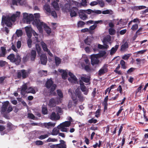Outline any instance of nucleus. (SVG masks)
<instances>
[{
  "label": "nucleus",
  "mask_w": 148,
  "mask_h": 148,
  "mask_svg": "<svg viewBox=\"0 0 148 148\" xmlns=\"http://www.w3.org/2000/svg\"><path fill=\"white\" fill-rule=\"evenodd\" d=\"M20 15V12H17L16 13L13 14L10 17H3L2 23H3L8 27H11L12 25V22L16 21V19L17 17H19Z\"/></svg>",
  "instance_id": "f257e3e1"
},
{
  "label": "nucleus",
  "mask_w": 148,
  "mask_h": 148,
  "mask_svg": "<svg viewBox=\"0 0 148 148\" xmlns=\"http://www.w3.org/2000/svg\"><path fill=\"white\" fill-rule=\"evenodd\" d=\"M7 58L11 62L14 63L16 65L19 64L21 62V58L19 54H17L15 56L14 54H10Z\"/></svg>",
  "instance_id": "f03ea898"
},
{
  "label": "nucleus",
  "mask_w": 148,
  "mask_h": 148,
  "mask_svg": "<svg viewBox=\"0 0 148 148\" xmlns=\"http://www.w3.org/2000/svg\"><path fill=\"white\" fill-rule=\"evenodd\" d=\"M62 102V99L58 97L52 98L50 99L48 105L51 107H54L56 105L61 103Z\"/></svg>",
  "instance_id": "7ed1b4c3"
},
{
  "label": "nucleus",
  "mask_w": 148,
  "mask_h": 148,
  "mask_svg": "<svg viewBox=\"0 0 148 148\" xmlns=\"http://www.w3.org/2000/svg\"><path fill=\"white\" fill-rule=\"evenodd\" d=\"M73 121H65L58 125L57 126V128L62 132H67V129L65 127H69L70 125L71 122Z\"/></svg>",
  "instance_id": "20e7f679"
},
{
  "label": "nucleus",
  "mask_w": 148,
  "mask_h": 148,
  "mask_svg": "<svg viewBox=\"0 0 148 148\" xmlns=\"http://www.w3.org/2000/svg\"><path fill=\"white\" fill-rule=\"evenodd\" d=\"M33 24L36 25L40 32L42 31V27L44 28V25L46 24L43 22H40L39 19H34L33 22Z\"/></svg>",
  "instance_id": "39448f33"
},
{
  "label": "nucleus",
  "mask_w": 148,
  "mask_h": 148,
  "mask_svg": "<svg viewBox=\"0 0 148 148\" xmlns=\"http://www.w3.org/2000/svg\"><path fill=\"white\" fill-rule=\"evenodd\" d=\"M23 18L24 21H26L27 24H29L30 22L34 19V16L32 14H29L26 13H23Z\"/></svg>",
  "instance_id": "423d86ee"
},
{
  "label": "nucleus",
  "mask_w": 148,
  "mask_h": 148,
  "mask_svg": "<svg viewBox=\"0 0 148 148\" xmlns=\"http://www.w3.org/2000/svg\"><path fill=\"white\" fill-rule=\"evenodd\" d=\"M99 58L97 54H93L90 56L91 64L92 66L98 64L99 62L98 59Z\"/></svg>",
  "instance_id": "0eeeda50"
},
{
  "label": "nucleus",
  "mask_w": 148,
  "mask_h": 148,
  "mask_svg": "<svg viewBox=\"0 0 148 148\" xmlns=\"http://www.w3.org/2000/svg\"><path fill=\"white\" fill-rule=\"evenodd\" d=\"M28 73H29L26 72L25 70L22 69L18 72L17 77L19 79L21 78L22 77L23 79H24L28 77Z\"/></svg>",
  "instance_id": "6e6552de"
},
{
  "label": "nucleus",
  "mask_w": 148,
  "mask_h": 148,
  "mask_svg": "<svg viewBox=\"0 0 148 148\" xmlns=\"http://www.w3.org/2000/svg\"><path fill=\"white\" fill-rule=\"evenodd\" d=\"M108 65L104 64L102 67L98 71V75L101 76L102 75L106 73L108 71Z\"/></svg>",
  "instance_id": "1a4fd4ad"
},
{
  "label": "nucleus",
  "mask_w": 148,
  "mask_h": 148,
  "mask_svg": "<svg viewBox=\"0 0 148 148\" xmlns=\"http://www.w3.org/2000/svg\"><path fill=\"white\" fill-rule=\"evenodd\" d=\"M83 11V10H80L78 12V14L80 18L82 20L85 21L88 18V15L85 14L84 12Z\"/></svg>",
  "instance_id": "9d476101"
},
{
  "label": "nucleus",
  "mask_w": 148,
  "mask_h": 148,
  "mask_svg": "<svg viewBox=\"0 0 148 148\" xmlns=\"http://www.w3.org/2000/svg\"><path fill=\"white\" fill-rule=\"evenodd\" d=\"M83 76H82L80 77L81 80L86 83H88L89 84H90L91 78L90 76H87L86 75H83Z\"/></svg>",
  "instance_id": "9b49d317"
},
{
  "label": "nucleus",
  "mask_w": 148,
  "mask_h": 148,
  "mask_svg": "<svg viewBox=\"0 0 148 148\" xmlns=\"http://www.w3.org/2000/svg\"><path fill=\"white\" fill-rule=\"evenodd\" d=\"M60 116L59 113H57L56 114L55 112H53L51 114L50 118L52 120H58L60 119Z\"/></svg>",
  "instance_id": "f8f14e48"
},
{
  "label": "nucleus",
  "mask_w": 148,
  "mask_h": 148,
  "mask_svg": "<svg viewBox=\"0 0 148 148\" xmlns=\"http://www.w3.org/2000/svg\"><path fill=\"white\" fill-rule=\"evenodd\" d=\"M27 86L26 84H24L22 86L21 88V94L23 96H25L26 94L27 93Z\"/></svg>",
  "instance_id": "ddd939ff"
},
{
  "label": "nucleus",
  "mask_w": 148,
  "mask_h": 148,
  "mask_svg": "<svg viewBox=\"0 0 148 148\" xmlns=\"http://www.w3.org/2000/svg\"><path fill=\"white\" fill-rule=\"evenodd\" d=\"M70 16L71 17L75 16H77V13L78 12V9L76 7H73L70 11Z\"/></svg>",
  "instance_id": "4468645a"
},
{
  "label": "nucleus",
  "mask_w": 148,
  "mask_h": 148,
  "mask_svg": "<svg viewBox=\"0 0 148 148\" xmlns=\"http://www.w3.org/2000/svg\"><path fill=\"white\" fill-rule=\"evenodd\" d=\"M129 45L127 42H125L121 47L120 51L122 52H125L127 51Z\"/></svg>",
  "instance_id": "2eb2a0df"
},
{
  "label": "nucleus",
  "mask_w": 148,
  "mask_h": 148,
  "mask_svg": "<svg viewBox=\"0 0 148 148\" xmlns=\"http://www.w3.org/2000/svg\"><path fill=\"white\" fill-rule=\"evenodd\" d=\"M9 104V102L6 101L3 103L1 108V113L3 114L7 110V108Z\"/></svg>",
  "instance_id": "dca6fc26"
},
{
  "label": "nucleus",
  "mask_w": 148,
  "mask_h": 148,
  "mask_svg": "<svg viewBox=\"0 0 148 148\" xmlns=\"http://www.w3.org/2000/svg\"><path fill=\"white\" fill-rule=\"evenodd\" d=\"M76 95L79 99L80 101H83L84 100V98L83 95L82 94V92L79 90L76 89L75 90Z\"/></svg>",
  "instance_id": "f3484780"
},
{
  "label": "nucleus",
  "mask_w": 148,
  "mask_h": 148,
  "mask_svg": "<svg viewBox=\"0 0 148 148\" xmlns=\"http://www.w3.org/2000/svg\"><path fill=\"white\" fill-rule=\"evenodd\" d=\"M41 62L42 64L46 65L47 64V59L45 55H42L40 56Z\"/></svg>",
  "instance_id": "a211bd4d"
},
{
  "label": "nucleus",
  "mask_w": 148,
  "mask_h": 148,
  "mask_svg": "<svg viewBox=\"0 0 148 148\" xmlns=\"http://www.w3.org/2000/svg\"><path fill=\"white\" fill-rule=\"evenodd\" d=\"M53 84V82L51 79H50L47 81L45 84V86L47 88L49 89L51 88L52 86L54 85Z\"/></svg>",
  "instance_id": "6ab92c4d"
},
{
  "label": "nucleus",
  "mask_w": 148,
  "mask_h": 148,
  "mask_svg": "<svg viewBox=\"0 0 148 148\" xmlns=\"http://www.w3.org/2000/svg\"><path fill=\"white\" fill-rule=\"evenodd\" d=\"M7 127H8V132L11 130H13L15 129L16 127L13 125L11 123L8 122L7 125Z\"/></svg>",
  "instance_id": "aec40b11"
},
{
  "label": "nucleus",
  "mask_w": 148,
  "mask_h": 148,
  "mask_svg": "<svg viewBox=\"0 0 148 148\" xmlns=\"http://www.w3.org/2000/svg\"><path fill=\"white\" fill-rule=\"evenodd\" d=\"M119 46V45H116L114 47H112L110 50V54L111 55L114 54L117 51Z\"/></svg>",
  "instance_id": "412c9836"
},
{
  "label": "nucleus",
  "mask_w": 148,
  "mask_h": 148,
  "mask_svg": "<svg viewBox=\"0 0 148 148\" xmlns=\"http://www.w3.org/2000/svg\"><path fill=\"white\" fill-rule=\"evenodd\" d=\"M36 52L35 50H32L30 54V58L32 61H34L35 60L36 56Z\"/></svg>",
  "instance_id": "4be33fe9"
},
{
  "label": "nucleus",
  "mask_w": 148,
  "mask_h": 148,
  "mask_svg": "<svg viewBox=\"0 0 148 148\" xmlns=\"http://www.w3.org/2000/svg\"><path fill=\"white\" fill-rule=\"evenodd\" d=\"M56 87V85L54 84L52 86L50 89V93L53 96H56V93L55 92H53L55 90Z\"/></svg>",
  "instance_id": "5701e85b"
},
{
  "label": "nucleus",
  "mask_w": 148,
  "mask_h": 148,
  "mask_svg": "<svg viewBox=\"0 0 148 148\" xmlns=\"http://www.w3.org/2000/svg\"><path fill=\"white\" fill-rule=\"evenodd\" d=\"M68 80L71 83H75L77 80V79L75 76L74 75L73 76L68 78Z\"/></svg>",
  "instance_id": "b1692460"
},
{
  "label": "nucleus",
  "mask_w": 148,
  "mask_h": 148,
  "mask_svg": "<svg viewBox=\"0 0 148 148\" xmlns=\"http://www.w3.org/2000/svg\"><path fill=\"white\" fill-rule=\"evenodd\" d=\"M80 87L81 90L84 92V94L86 95H87L88 92V89L87 90L86 88L85 85H83Z\"/></svg>",
  "instance_id": "393cba45"
},
{
  "label": "nucleus",
  "mask_w": 148,
  "mask_h": 148,
  "mask_svg": "<svg viewBox=\"0 0 148 148\" xmlns=\"http://www.w3.org/2000/svg\"><path fill=\"white\" fill-rule=\"evenodd\" d=\"M49 146L51 148H65L60 144L51 145Z\"/></svg>",
  "instance_id": "a878e982"
},
{
  "label": "nucleus",
  "mask_w": 148,
  "mask_h": 148,
  "mask_svg": "<svg viewBox=\"0 0 148 148\" xmlns=\"http://www.w3.org/2000/svg\"><path fill=\"white\" fill-rule=\"evenodd\" d=\"M55 124L52 123L51 122H49L48 123H43V126H44L45 127H53L55 126Z\"/></svg>",
  "instance_id": "bb28decb"
},
{
  "label": "nucleus",
  "mask_w": 148,
  "mask_h": 148,
  "mask_svg": "<svg viewBox=\"0 0 148 148\" xmlns=\"http://www.w3.org/2000/svg\"><path fill=\"white\" fill-rule=\"evenodd\" d=\"M52 5L56 10H59V8L57 2L54 1L52 3Z\"/></svg>",
  "instance_id": "cd10ccee"
},
{
  "label": "nucleus",
  "mask_w": 148,
  "mask_h": 148,
  "mask_svg": "<svg viewBox=\"0 0 148 148\" xmlns=\"http://www.w3.org/2000/svg\"><path fill=\"white\" fill-rule=\"evenodd\" d=\"M44 8L46 11L50 13L51 12V10L49 5L46 4L44 5Z\"/></svg>",
  "instance_id": "c85d7f7f"
},
{
  "label": "nucleus",
  "mask_w": 148,
  "mask_h": 148,
  "mask_svg": "<svg viewBox=\"0 0 148 148\" xmlns=\"http://www.w3.org/2000/svg\"><path fill=\"white\" fill-rule=\"evenodd\" d=\"M44 26V29L46 31V32L47 34H50L51 32V29L47 25V24H45Z\"/></svg>",
  "instance_id": "c756f323"
},
{
  "label": "nucleus",
  "mask_w": 148,
  "mask_h": 148,
  "mask_svg": "<svg viewBox=\"0 0 148 148\" xmlns=\"http://www.w3.org/2000/svg\"><path fill=\"white\" fill-rule=\"evenodd\" d=\"M35 90L32 87H30L27 88V93H31L34 94L36 93Z\"/></svg>",
  "instance_id": "7c9ffc66"
},
{
  "label": "nucleus",
  "mask_w": 148,
  "mask_h": 148,
  "mask_svg": "<svg viewBox=\"0 0 148 148\" xmlns=\"http://www.w3.org/2000/svg\"><path fill=\"white\" fill-rule=\"evenodd\" d=\"M41 45L44 51H48V49L47 48V46L44 42H41Z\"/></svg>",
  "instance_id": "2f4dec72"
},
{
  "label": "nucleus",
  "mask_w": 148,
  "mask_h": 148,
  "mask_svg": "<svg viewBox=\"0 0 148 148\" xmlns=\"http://www.w3.org/2000/svg\"><path fill=\"white\" fill-rule=\"evenodd\" d=\"M111 40V36L108 35L103 38V42L105 43L106 42H110Z\"/></svg>",
  "instance_id": "473e14b6"
},
{
  "label": "nucleus",
  "mask_w": 148,
  "mask_h": 148,
  "mask_svg": "<svg viewBox=\"0 0 148 148\" xmlns=\"http://www.w3.org/2000/svg\"><path fill=\"white\" fill-rule=\"evenodd\" d=\"M86 24L84 22L82 21H79L77 23V26L78 27H82L84 25Z\"/></svg>",
  "instance_id": "72a5a7b5"
},
{
  "label": "nucleus",
  "mask_w": 148,
  "mask_h": 148,
  "mask_svg": "<svg viewBox=\"0 0 148 148\" xmlns=\"http://www.w3.org/2000/svg\"><path fill=\"white\" fill-rule=\"evenodd\" d=\"M55 62L56 66H58L61 63V59L58 57H56L55 58Z\"/></svg>",
  "instance_id": "f704fd0d"
},
{
  "label": "nucleus",
  "mask_w": 148,
  "mask_h": 148,
  "mask_svg": "<svg viewBox=\"0 0 148 148\" xmlns=\"http://www.w3.org/2000/svg\"><path fill=\"white\" fill-rule=\"evenodd\" d=\"M60 131L57 129L54 128L52 130L51 134L53 135H56L59 134Z\"/></svg>",
  "instance_id": "c9c22d12"
},
{
  "label": "nucleus",
  "mask_w": 148,
  "mask_h": 148,
  "mask_svg": "<svg viewBox=\"0 0 148 148\" xmlns=\"http://www.w3.org/2000/svg\"><path fill=\"white\" fill-rule=\"evenodd\" d=\"M16 34L17 36L18 37L21 36L23 35L22 30L21 29L17 30Z\"/></svg>",
  "instance_id": "e433bc0d"
},
{
  "label": "nucleus",
  "mask_w": 148,
  "mask_h": 148,
  "mask_svg": "<svg viewBox=\"0 0 148 148\" xmlns=\"http://www.w3.org/2000/svg\"><path fill=\"white\" fill-rule=\"evenodd\" d=\"M1 53L4 57L7 53L6 51V48L3 47H1Z\"/></svg>",
  "instance_id": "4c0bfd02"
},
{
  "label": "nucleus",
  "mask_w": 148,
  "mask_h": 148,
  "mask_svg": "<svg viewBox=\"0 0 148 148\" xmlns=\"http://www.w3.org/2000/svg\"><path fill=\"white\" fill-rule=\"evenodd\" d=\"M57 92L58 96L59 97L58 98L62 99V98L63 97V94L61 90L60 89L57 90Z\"/></svg>",
  "instance_id": "58836bf2"
},
{
  "label": "nucleus",
  "mask_w": 148,
  "mask_h": 148,
  "mask_svg": "<svg viewBox=\"0 0 148 148\" xmlns=\"http://www.w3.org/2000/svg\"><path fill=\"white\" fill-rule=\"evenodd\" d=\"M109 33L111 35H114L116 33V30L112 28H110L108 30Z\"/></svg>",
  "instance_id": "ea45409f"
},
{
  "label": "nucleus",
  "mask_w": 148,
  "mask_h": 148,
  "mask_svg": "<svg viewBox=\"0 0 148 148\" xmlns=\"http://www.w3.org/2000/svg\"><path fill=\"white\" fill-rule=\"evenodd\" d=\"M48 110L47 107L45 106L42 108V112L43 114H47Z\"/></svg>",
  "instance_id": "a19ab883"
},
{
  "label": "nucleus",
  "mask_w": 148,
  "mask_h": 148,
  "mask_svg": "<svg viewBox=\"0 0 148 148\" xmlns=\"http://www.w3.org/2000/svg\"><path fill=\"white\" fill-rule=\"evenodd\" d=\"M106 53L105 51H100L99 54H97L98 55V57H103Z\"/></svg>",
  "instance_id": "79ce46f5"
},
{
  "label": "nucleus",
  "mask_w": 148,
  "mask_h": 148,
  "mask_svg": "<svg viewBox=\"0 0 148 148\" xmlns=\"http://www.w3.org/2000/svg\"><path fill=\"white\" fill-rule=\"evenodd\" d=\"M84 42L87 45H90L91 41L90 39L89 40L88 37L84 40Z\"/></svg>",
  "instance_id": "37998d69"
},
{
  "label": "nucleus",
  "mask_w": 148,
  "mask_h": 148,
  "mask_svg": "<svg viewBox=\"0 0 148 148\" xmlns=\"http://www.w3.org/2000/svg\"><path fill=\"white\" fill-rule=\"evenodd\" d=\"M32 33L33 34V35L35 36V38H36V42H38L39 41L38 40V34H37L35 31L33 30L32 31Z\"/></svg>",
  "instance_id": "c03bdc74"
},
{
  "label": "nucleus",
  "mask_w": 148,
  "mask_h": 148,
  "mask_svg": "<svg viewBox=\"0 0 148 148\" xmlns=\"http://www.w3.org/2000/svg\"><path fill=\"white\" fill-rule=\"evenodd\" d=\"M120 64L121 66V67L124 69H125L126 68V67L125 65V62L123 60L120 61Z\"/></svg>",
  "instance_id": "a18cd8bd"
},
{
  "label": "nucleus",
  "mask_w": 148,
  "mask_h": 148,
  "mask_svg": "<svg viewBox=\"0 0 148 148\" xmlns=\"http://www.w3.org/2000/svg\"><path fill=\"white\" fill-rule=\"evenodd\" d=\"M143 87V85L141 84H140L139 87L137 89V90L135 91V95L136 96L137 93L138 92H141V90Z\"/></svg>",
  "instance_id": "49530a36"
},
{
  "label": "nucleus",
  "mask_w": 148,
  "mask_h": 148,
  "mask_svg": "<svg viewBox=\"0 0 148 148\" xmlns=\"http://www.w3.org/2000/svg\"><path fill=\"white\" fill-rule=\"evenodd\" d=\"M71 5L69 3H67L65 4L64 5V8L66 10H71Z\"/></svg>",
  "instance_id": "de8ad7c7"
},
{
  "label": "nucleus",
  "mask_w": 148,
  "mask_h": 148,
  "mask_svg": "<svg viewBox=\"0 0 148 148\" xmlns=\"http://www.w3.org/2000/svg\"><path fill=\"white\" fill-rule=\"evenodd\" d=\"M62 77L64 79H66L67 76V73L65 71L62 74Z\"/></svg>",
  "instance_id": "09e8293b"
},
{
  "label": "nucleus",
  "mask_w": 148,
  "mask_h": 148,
  "mask_svg": "<svg viewBox=\"0 0 148 148\" xmlns=\"http://www.w3.org/2000/svg\"><path fill=\"white\" fill-rule=\"evenodd\" d=\"M32 41L31 39L29 38L27 41V44L28 47L29 48H30L32 47Z\"/></svg>",
  "instance_id": "8fccbe9b"
},
{
  "label": "nucleus",
  "mask_w": 148,
  "mask_h": 148,
  "mask_svg": "<svg viewBox=\"0 0 148 148\" xmlns=\"http://www.w3.org/2000/svg\"><path fill=\"white\" fill-rule=\"evenodd\" d=\"M36 48L38 53L39 54L40 53L41 49L39 45L36 44Z\"/></svg>",
  "instance_id": "3c124183"
},
{
  "label": "nucleus",
  "mask_w": 148,
  "mask_h": 148,
  "mask_svg": "<svg viewBox=\"0 0 148 148\" xmlns=\"http://www.w3.org/2000/svg\"><path fill=\"white\" fill-rule=\"evenodd\" d=\"M8 64V63L5 61L3 60H0V66L3 67Z\"/></svg>",
  "instance_id": "603ef678"
},
{
  "label": "nucleus",
  "mask_w": 148,
  "mask_h": 148,
  "mask_svg": "<svg viewBox=\"0 0 148 148\" xmlns=\"http://www.w3.org/2000/svg\"><path fill=\"white\" fill-rule=\"evenodd\" d=\"M58 140L56 138H49L46 140L47 142H57Z\"/></svg>",
  "instance_id": "864d4df0"
},
{
  "label": "nucleus",
  "mask_w": 148,
  "mask_h": 148,
  "mask_svg": "<svg viewBox=\"0 0 148 148\" xmlns=\"http://www.w3.org/2000/svg\"><path fill=\"white\" fill-rule=\"evenodd\" d=\"M84 69L88 72H89L91 71V69L90 66L87 65H86L84 67Z\"/></svg>",
  "instance_id": "5fc2aeb1"
},
{
  "label": "nucleus",
  "mask_w": 148,
  "mask_h": 148,
  "mask_svg": "<svg viewBox=\"0 0 148 148\" xmlns=\"http://www.w3.org/2000/svg\"><path fill=\"white\" fill-rule=\"evenodd\" d=\"M83 11L88 14H90L92 12H94V11L90 9H88L87 10H83Z\"/></svg>",
  "instance_id": "6e6d98bb"
},
{
  "label": "nucleus",
  "mask_w": 148,
  "mask_h": 148,
  "mask_svg": "<svg viewBox=\"0 0 148 148\" xmlns=\"http://www.w3.org/2000/svg\"><path fill=\"white\" fill-rule=\"evenodd\" d=\"M48 137V135L47 134L44 135H41L38 137V138L40 140L44 139Z\"/></svg>",
  "instance_id": "4d7b16f0"
},
{
  "label": "nucleus",
  "mask_w": 148,
  "mask_h": 148,
  "mask_svg": "<svg viewBox=\"0 0 148 148\" xmlns=\"http://www.w3.org/2000/svg\"><path fill=\"white\" fill-rule=\"evenodd\" d=\"M21 0H12V3L13 5H17V3H20Z\"/></svg>",
  "instance_id": "13d9d810"
},
{
  "label": "nucleus",
  "mask_w": 148,
  "mask_h": 148,
  "mask_svg": "<svg viewBox=\"0 0 148 148\" xmlns=\"http://www.w3.org/2000/svg\"><path fill=\"white\" fill-rule=\"evenodd\" d=\"M60 143H59L60 144H61L64 148H66V145L65 142L64 140H60Z\"/></svg>",
  "instance_id": "bf43d9fd"
},
{
  "label": "nucleus",
  "mask_w": 148,
  "mask_h": 148,
  "mask_svg": "<svg viewBox=\"0 0 148 148\" xmlns=\"http://www.w3.org/2000/svg\"><path fill=\"white\" fill-rule=\"evenodd\" d=\"M81 31L82 33H85L86 32H89L90 34H91V31H89V29L87 28L81 29Z\"/></svg>",
  "instance_id": "052dcab7"
},
{
  "label": "nucleus",
  "mask_w": 148,
  "mask_h": 148,
  "mask_svg": "<svg viewBox=\"0 0 148 148\" xmlns=\"http://www.w3.org/2000/svg\"><path fill=\"white\" fill-rule=\"evenodd\" d=\"M28 117L29 119L34 120L35 118V116L32 113H28Z\"/></svg>",
  "instance_id": "680f3d73"
},
{
  "label": "nucleus",
  "mask_w": 148,
  "mask_h": 148,
  "mask_svg": "<svg viewBox=\"0 0 148 148\" xmlns=\"http://www.w3.org/2000/svg\"><path fill=\"white\" fill-rule=\"evenodd\" d=\"M138 27V25L137 24H135L132 25L131 29L133 31H134L137 29Z\"/></svg>",
  "instance_id": "e2e57ef3"
},
{
  "label": "nucleus",
  "mask_w": 148,
  "mask_h": 148,
  "mask_svg": "<svg viewBox=\"0 0 148 148\" xmlns=\"http://www.w3.org/2000/svg\"><path fill=\"white\" fill-rule=\"evenodd\" d=\"M57 111L59 113H62L63 112L62 109L60 107L58 106L56 108Z\"/></svg>",
  "instance_id": "0e129e2a"
},
{
  "label": "nucleus",
  "mask_w": 148,
  "mask_h": 148,
  "mask_svg": "<svg viewBox=\"0 0 148 148\" xmlns=\"http://www.w3.org/2000/svg\"><path fill=\"white\" fill-rule=\"evenodd\" d=\"M13 110L12 106L11 105H9L6 110V112L7 113H9L12 111Z\"/></svg>",
  "instance_id": "69168bd1"
},
{
  "label": "nucleus",
  "mask_w": 148,
  "mask_h": 148,
  "mask_svg": "<svg viewBox=\"0 0 148 148\" xmlns=\"http://www.w3.org/2000/svg\"><path fill=\"white\" fill-rule=\"evenodd\" d=\"M28 56L27 55H26L25 56H24L23 58V61L24 62H26L28 61Z\"/></svg>",
  "instance_id": "338daca9"
},
{
  "label": "nucleus",
  "mask_w": 148,
  "mask_h": 148,
  "mask_svg": "<svg viewBox=\"0 0 148 148\" xmlns=\"http://www.w3.org/2000/svg\"><path fill=\"white\" fill-rule=\"evenodd\" d=\"M97 26V25L95 24H94L93 25L89 27L90 31L93 30H94Z\"/></svg>",
  "instance_id": "774afa93"
}]
</instances>
